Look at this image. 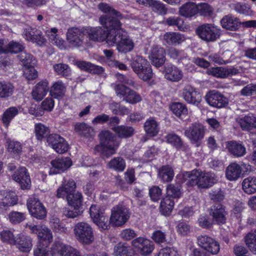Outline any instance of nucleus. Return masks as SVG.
<instances>
[{"instance_id": "20", "label": "nucleus", "mask_w": 256, "mask_h": 256, "mask_svg": "<svg viewBox=\"0 0 256 256\" xmlns=\"http://www.w3.org/2000/svg\"><path fill=\"white\" fill-rule=\"evenodd\" d=\"M12 178L18 182L22 189H28L31 186V180L27 170L21 167L12 175Z\"/></svg>"}, {"instance_id": "46", "label": "nucleus", "mask_w": 256, "mask_h": 256, "mask_svg": "<svg viewBox=\"0 0 256 256\" xmlns=\"http://www.w3.org/2000/svg\"><path fill=\"white\" fill-rule=\"evenodd\" d=\"M256 116L252 114H248L238 120V123L243 130H248L254 127Z\"/></svg>"}, {"instance_id": "17", "label": "nucleus", "mask_w": 256, "mask_h": 256, "mask_svg": "<svg viewBox=\"0 0 256 256\" xmlns=\"http://www.w3.org/2000/svg\"><path fill=\"white\" fill-rule=\"evenodd\" d=\"M210 214L212 217V220L218 224L226 223L228 214L224 206L220 204H216L210 208Z\"/></svg>"}, {"instance_id": "10", "label": "nucleus", "mask_w": 256, "mask_h": 256, "mask_svg": "<svg viewBox=\"0 0 256 256\" xmlns=\"http://www.w3.org/2000/svg\"><path fill=\"white\" fill-rule=\"evenodd\" d=\"M27 207L30 214L34 217L42 220L46 216V209L36 198L30 197L27 201Z\"/></svg>"}, {"instance_id": "8", "label": "nucleus", "mask_w": 256, "mask_h": 256, "mask_svg": "<svg viewBox=\"0 0 256 256\" xmlns=\"http://www.w3.org/2000/svg\"><path fill=\"white\" fill-rule=\"evenodd\" d=\"M90 216L93 222L103 230H108L110 228L109 218L104 215V210L100 206L92 205L90 208Z\"/></svg>"}, {"instance_id": "19", "label": "nucleus", "mask_w": 256, "mask_h": 256, "mask_svg": "<svg viewBox=\"0 0 256 256\" xmlns=\"http://www.w3.org/2000/svg\"><path fill=\"white\" fill-rule=\"evenodd\" d=\"M26 228L31 230L32 233H36L40 240L46 242L50 244L52 241V234L51 230L46 226L26 224Z\"/></svg>"}, {"instance_id": "30", "label": "nucleus", "mask_w": 256, "mask_h": 256, "mask_svg": "<svg viewBox=\"0 0 256 256\" xmlns=\"http://www.w3.org/2000/svg\"><path fill=\"white\" fill-rule=\"evenodd\" d=\"M76 187V182L72 180H70L67 182L66 181L59 187L56 191V196L58 198H64L73 192Z\"/></svg>"}, {"instance_id": "39", "label": "nucleus", "mask_w": 256, "mask_h": 256, "mask_svg": "<svg viewBox=\"0 0 256 256\" xmlns=\"http://www.w3.org/2000/svg\"><path fill=\"white\" fill-rule=\"evenodd\" d=\"M144 129L146 133L150 136H155L159 132L158 123L154 118L148 119L144 124Z\"/></svg>"}, {"instance_id": "22", "label": "nucleus", "mask_w": 256, "mask_h": 256, "mask_svg": "<svg viewBox=\"0 0 256 256\" xmlns=\"http://www.w3.org/2000/svg\"><path fill=\"white\" fill-rule=\"evenodd\" d=\"M166 142L171 144L178 150L188 152L190 150L188 146L184 142L182 138L178 134L171 132L165 136Z\"/></svg>"}, {"instance_id": "7", "label": "nucleus", "mask_w": 256, "mask_h": 256, "mask_svg": "<svg viewBox=\"0 0 256 256\" xmlns=\"http://www.w3.org/2000/svg\"><path fill=\"white\" fill-rule=\"evenodd\" d=\"M198 36L207 42H214L220 36V30L212 24H205L200 26L196 30Z\"/></svg>"}, {"instance_id": "6", "label": "nucleus", "mask_w": 256, "mask_h": 256, "mask_svg": "<svg viewBox=\"0 0 256 256\" xmlns=\"http://www.w3.org/2000/svg\"><path fill=\"white\" fill-rule=\"evenodd\" d=\"M130 216L129 210L124 206L118 204L112 209L108 222L114 226H120L127 222Z\"/></svg>"}, {"instance_id": "29", "label": "nucleus", "mask_w": 256, "mask_h": 256, "mask_svg": "<svg viewBox=\"0 0 256 256\" xmlns=\"http://www.w3.org/2000/svg\"><path fill=\"white\" fill-rule=\"evenodd\" d=\"M242 167L236 162L230 164L226 170V177L230 181H236L242 174Z\"/></svg>"}, {"instance_id": "5", "label": "nucleus", "mask_w": 256, "mask_h": 256, "mask_svg": "<svg viewBox=\"0 0 256 256\" xmlns=\"http://www.w3.org/2000/svg\"><path fill=\"white\" fill-rule=\"evenodd\" d=\"M74 230L76 238L80 242L84 244H90L94 242L93 230L88 223L78 222L76 224Z\"/></svg>"}, {"instance_id": "60", "label": "nucleus", "mask_w": 256, "mask_h": 256, "mask_svg": "<svg viewBox=\"0 0 256 256\" xmlns=\"http://www.w3.org/2000/svg\"><path fill=\"white\" fill-rule=\"evenodd\" d=\"M206 74L217 78H226L225 67L210 68L207 70Z\"/></svg>"}, {"instance_id": "50", "label": "nucleus", "mask_w": 256, "mask_h": 256, "mask_svg": "<svg viewBox=\"0 0 256 256\" xmlns=\"http://www.w3.org/2000/svg\"><path fill=\"white\" fill-rule=\"evenodd\" d=\"M154 12L158 15L164 16L167 14L168 8L166 5L160 1L152 0L150 3V6Z\"/></svg>"}, {"instance_id": "13", "label": "nucleus", "mask_w": 256, "mask_h": 256, "mask_svg": "<svg viewBox=\"0 0 256 256\" xmlns=\"http://www.w3.org/2000/svg\"><path fill=\"white\" fill-rule=\"evenodd\" d=\"M52 167L48 171L49 175L56 174L67 170L72 165V161L68 157H62L52 160Z\"/></svg>"}, {"instance_id": "26", "label": "nucleus", "mask_w": 256, "mask_h": 256, "mask_svg": "<svg viewBox=\"0 0 256 256\" xmlns=\"http://www.w3.org/2000/svg\"><path fill=\"white\" fill-rule=\"evenodd\" d=\"M48 82L43 80L38 82L32 91V98L36 101L41 100L50 90Z\"/></svg>"}, {"instance_id": "34", "label": "nucleus", "mask_w": 256, "mask_h": 256, "mask_svg": "<svg viewBox=\"0 0 256 256\" xmlns=\"http://www.w3.org/2000/svg\"><path fill=\"white\" fill-rule=\"evenodd\" d=\"M197 4L194 2H187L179 8V14L180 16L189 18L195 15L198 12Z\"/></svg>"}, {"instance_id": "53", "label": "nucleus", "mask_w": 256, "mask_h": 256, "mask_svg": "<svg viewBox=\"0 0 256 256\" xmlns=\"http://www.w3.org/2000/svg\"><path fill=\"white\" fill-rule=\"evenodd\" d=\"M50 226L54 232L58 233V234H63L65 233L67 229L65 227L64 225L60 222V220L59 218L52 217L50 220Z\"/></svg>"}, {"instance_id": "61", "label": "nucleus", "mask_w": 256, "mask_h": 256, "mask_svg": "<svg viewBox=\"0 0 256 256\" xmlns=\"http://www.w3.org/2000/svg\"><path fill=\"white\" fill-rule=\"evenodd\" d=\"M232 8L240 14L250 15L252 14L250 8L246 4L236 2L232 4Z\"/></svg>"}, {"instance_id": "36", "label": "nucleus", "mask_w": 256, "mask_h": 256, "mask_svg": "<svg viewBox=\"0 0 256 256\" xmlns=\"http://www.w3.org/2000/svg\"><path fill=\"white\" fill-rule=\"evenodd\" d=\"M112 130L120 138H126L133 136L134 133V128L127 126H119L113 128Z\"/></svg>"}, {"instance_id": "28", "label": "nucleus", "mask_w": 256, "mask_h": 256, "mask_svg": "<svg viewBox=\"0 0 256 256\" xmlns=\"http://www.w3.org/2000/svg\"><path fill=\"white\" fill-rule=\"evenodd\" d=\"M220 24L224 28L232 31L238 30L240 24L238 18L232 14L224 16L220 20Z\"/></svg>"}, {"instance_id": "51", "label": "nucleus", "mask_w": 256, "mask_h": 256, "mask_svg": "<svg viewBox=\"0 0 256 256\" xmlns=\"http://www.w3.org/2000/svg\"><path fill=\"white\" fill-rule=\"evenodd\" d=\"M74 130L79 134L86 136H92L94 134L93 128L86 123L76 124L74 126Z\"/></svg>"}, {"instance_id": "56", "label": "nucleus", "mask_w": 256, "mask_h": 256, "mask_svg": "<svg viewBox=\"0 0 256 256\" xmlns=\"http://www.w3.org/2000/svg\"><path fill=\"white\" fill-rule=\"evenodd\" d=\"M34 132L37 140H42L50 132L48 127L41 123L35 124Z\"/></svg>"}, {"instance_id": "59", "label": "nucleus", "mask_w": 256, "mask_h": 256, "mask_svg": "<svg viewBox=\"0 0 256 256\" xmlns=\"http://www.w3.org/2000/svg\"><path fill=\"white\" fill-rule=\"evenodd\" d=\"M10 221L13 224H18L26 219V213L12 211L8 214Z\"/></svg>"}, {"instance_id": "31", "label": "nucleus", "mask_w": 256, "mask_h": 256, "mask_svg": "<svg viewBox=\"0 0 256 256\" xmlns=\"http://www.w3.org/2000/svg\"><path fill=\"white\" fill-rule=\"evenodd\" d=\"M164 40L168 44L176 46L184 40V35L176 32H168L164 35Z\"/></svg>"}, {"instance_id": "24", "label": "nucleus", "mask_w": 256, "mask_h": 256, "mask_svg": "<svg viewBox=\"0 0 256 256\" xmlns=\"http://www.w3.org/2000/svg\"><path fill=\"white\" fill-rule=\"evenodd\" d=\"M14 245H15L20 252H29L32 246L31 238L23 234L17 235Z\"/></svg>"}, {"instance_id": "33", "label": "nucleus", "mask_w": 256, "mask_h": 256, "mask_svg": "<svg viewBox=\"0 0 256 256\" xmlns=\"http://www.w3.org/2000/svg\"><path fill=\"white\" fill-rule=\"evenodd\" d=\"M20 109V106H10L6 110L2 116L1 120L6 126H8L11 121L18 114Z\"/></svg>"}, {"instance_id": "49", "label": "nucleus", "mask_w": 256, "mask_h": 256, "mask_svg": "<svg viewBox=\"0 0 256 256\" xmlns=\"http://www.w3.org/2000/svg\"><path fill=\"white\" fill-rule=\"evenodd\" d=\"M181 186L178 184H169L166 188V196L171 198H178L182 196Z\"/></svg>"}, {"instance_id": "47", "label": "nucleus", "mask_w": 256, "mask_h": 256, "mask_svg": "<svg viewBox=\"0 0 256 256\" xmlns=\"http://www.w3.org/2000/svg\"><path fill=\"white\" fill-rule=\"evenodd\" d=\"M133 254L134 250L130 246H127L122 243L114 246L113 252L115 256H130Z\"/></svg>"}, {"instance_id": "63", "label": "nucleus", "mask_w": 256, "mask_h": 256, "mask_svg": "<svg viewBox=\"0 0 256 256\" xmlns=\"http://www.w3.org/2000/svg\"><path fill=\"white\" fill-rule=\"evenodd\" d=\"M245 242L250 250L256 254V234L250 232L246 236Z\"/></svg>"}, {"instance_id": "9", "label": "nucleus", "mask_w": 256, "mask_h": 256, "mask_svg": "<svg viewBox=\"0 0 256 256\" xmlns=\"http://www.w3.org/2000/svg\"><path fill=\"white\" fill-rule=\"evenodd\" d=\"M197 242L200 248L212 255L217 254L220 250L219 242L208 236H198Z\"/></svg>"}, {"instance_id": "64", "label": "nucleus", "mask_w": 256, "mask_h": 256, "mask_svg": "<svg viewBox=\"0 0 256 256\" xmlns=\"http://www.w3.org/2000/svg\"><path fill=\"white\" fill-rule=\"evenodd\" d=\"M138 77L144 80L147 81L150 80L153 76V72L151 66L143 68L136 73Z\"/></svg>"}, {"instance_id": "32", "label": "nucleus", "mask_w": 256, "mask_h": 256, "mask_svg": "<svg viewBox=\"0 0 256 256\" xmlns=\"http://www.w3.org/2000/svg\"><path fill=\"white\" fill-rule=\"evenodd\" d=\"M76 66L81 70L92 74H101L104 72V69L102 67L85 61L78 62Z\"/></svg>"}, {"instance_id": "40", "label": "nucleus", "mask_w": 256, "mask_h": 256, "mask_svg": "<svg viewBox=\"0 0 256 256\" xmlns=\"http://www.w3.org/2000/svg\"><path fill=\"white\" fill-rule=\"evenodd\" d=\"M130 64L132 70L136 74L142 68L150 66L146 60L139 56L134 58Z\"/></svg>"}, {"instance_id": "42", "label": "nucleus", "mask_w": 256, "mask_h": 256, "mask_svg": "<svg viewBox=\"0 0 256 256\" xmlns=\"http://www.w3.org/2000/svg\"><path fill=\"white\" fill-rule=\"evenodd\" d=\"M174 202L173 199L166 196L160 202V210L162 214L169 216L174 208Z\"/></svg>"}, {"instance_id": "21", "label": "nucleus", "mask_w": 256, "mask_h": 256, "mask_svg": "<svg viewBox=\"0 0 256 256\" xmlns=\"http://www.w3.org/2000/svg\"><path fill=\"white\" fill-rule=\"evenodd\" d=\"M164 78L172 82H178L183 78L182 70L177 66L168 64L164 66Z\"/></svg>"}, {"instance_id": "43", "label": "nucleus", "mask_w": 256, "mask_h": 256, "mask_svg": "<svg viewBox=\"0 0 256 256\" xmlns=\"http://www.w3.org/2000/svg\"><path fill=\"white\" fill-rule=\"evenodd\" d=\"M98 8L103 12L106 14H108L111 15V16L106 15L108 16L110 18H114L120 21L119 18H122V14L119 12L114 10V8L111 7L109 4L106 3H100L98 6ZM104 15H103L104 16ZM100 18H99L100 20Z\"/></svg>"}, {"instance_id": "44", "label": "nucleus", "mask_w": 256, "mask_h": 256, "mask_svg": "<svg viewBox=\"0 0 256 256\" xmlns=\"http://www.w3.org/2000/svg\"><path fill=\"white\" fill-rule=\"evenodd\" d=\"M14 87L12 84L5 82H0V98H6L12 96Z\"/></svg>"}, {"instance_id": "15", "label": "nucleus", "mask_w": 256, "mask_h": 256, "mask_svg": "<svg viewBox=\"0 0 256 256\" xmlns=\"http://www.w3.org/2000/svg\"><path fill=\"white\" fill-rule=\"evenodd\" d=\"M85 35L84 29L82 30L76 28H69L66 37L70 46L72 47H79L82 46Z\"/></svg>"}, {"instance_id": "52", "label": "nucleus", "mask_w": 256, "mask_h": 256, "mask_svg": "<svg viewBox=\"0 0 256 256\" xmlns=\"http://www.w3.org/2000/svg\"><path fill=\"white\" fill-rule=\"evenodd\" d=\"M168 54L170 58L177 60L178 62L186 58L188 56L187 54L184 50H178L172 47L168 49Z\"/></svg>"}, {"instance_id": "54", "label": "nucleus", "mask_w": 256, "mask_h": 256, "mask_svg": "<svg viewBox=\"0 0 256 256\" xmlns=\"http://www.w3.org/2000/svg\"><path fill=\"white\" fill-rule=\"evenodd\" d=\"M18 57L25 68L34 67L36 64V59L31 54L24 52H22Z\"/></svg>"}, {"instance_id": "23", "label": "nucleus", "mask_w": 256, "mask_h": 256, "mask_svg": "<svg viewBox=\"0 0 256 256\" xmlns=\"http://www.w3.org/2000/svg\"><path fill=\"white\" fill-rule=\"evenodd\" d=\"M85 34H87L90 40L102 42L106 40L108 34L100 26L88 27L84 29Z\"/></svg>"}, {"instance_id": "41", "label": "nucleus", "mask_w": 256, "mask_h": 256, "mask_svg": "<svg viewBox=\"0 0 256 256\" xmlns=\"http://www.w3.org/2000/svg\"><path fill=\"white\" fill-rule=\"evenodd\" d=\"M66 200L70 206L74 208H80L82 204V196L80 192L74 190L67 196Z\"/></svg>"}, {"instance_id": "55", "label": "nucleus", "mask_w": 256, "mask_h": 256, "mask_svg": "<svg viewBox=\"0 0 256 256\" xmlns=\"http://www.w3.org/2000/svg\"><path fill=\"white\" fill-rule=\"evenodd\" d=\"M170 110L177 116L182 115H186L188 114V109L186 105L182 103L174 102L170 105Z\"/></svg>"}, {"instance_id": "37", "label": "nucleus", "mask_w": 256, "mask_h": 256, "mask_svg": "<svg viewBox=\"0 0 256 256\" xmlns=\"http://www.w3.org/2000/svg\"><path fill=\"white\" fill-rule=\"evenodd\" d=\"M242 188L248 194L256 192V178L250 176L245 178L242 182Z\"/></svg>"}, {"instance_id": "25", "label": "nucleus", "mask_w": 256, "mask_h": 256, "mask_svg": "<svg viewBox=\"0 0 256 256\" xmlns=\"http://www.w3.org/2000/svg\"><path fill=\"white\" fill-rule=\"evenodd\" d=\"M226 147L229 152L235 157H242L246 152L244 146L242 142L236 140L226 142Z\"/></svg>"}, {"instance_id": "38", "label": "nucleus", "mask_w": 256, "mask_h": 256, "mask_svg": "<svg viewBox=\"0 0 256 256\" xmlns=\"http://www.w3.org/2000/svg\"><path fill=\"white\" fill-rule=\"evenodd\" d=\"M158 176L164 182H170L174 176V170L168 165L163 166L159 169Z\"/></svg>"}, {"instance_id": "3", "label": "nucleus", "mask_w": 256, "mask_h": 256, "mask_svg": "<svg viewBox=\"0 0 256 256\" xmlns=\"http://www.w3.org/2000/svg\"><path fill=\"white\" fill-rule=\"evenodd\" d=\"M179 176L182 177L183 182H186L188 186H197L199 188H209L216 182L213 174L202 172L196 170L184 172Z\"/></svg>"}, {"instance_id": "12", "label": "nucleus", "mask_w": 256, "mask_h": 256, "mask_svg": "<svg viewBox=\"0 0 256 256\" xmlns=\"http://www.w3.org/2000/svg\"><path fill=\"white\" fill-rule=\"evenodd\" d=\"M48 145L56 152L64 154L68 151L69 146L65 139L58 134H50L46 138Z\"/></svg>"}, {"instance_id": "45", "label": "nucleus", "mask_w": 256, "mask_h": 256, "mask_svg": "<svg viewBox=\"0 0 256 256\" xmlns=\"http://www.w3.org/2000/svg\"><path fill=\"white\" fill-rule=\"evenodd\" d=\"M34 256H56V254L59 253V252L54 248V244L50 250L47 247L40 245L38 246L34 250Z\"/></svg>"}, {"instance_id": "2", "label": "nucleus", "mask_w": 256, "mask_h": 256, "mask_svg": "<svg viewBox=\"0 0 256 256\" xmlns=\"http://www.w3.org/2000/svg\"><path fill=\"white\" fill-rule=\"evenodd\" d=\"M100 143L95 146L96 154L102 158H108L116 153L120 142L116 136L108 130H104L99 134Z\"/></svg>"}, {"instance_id": "14", "label": "nucleus", "mask_w": 256, "mask_h": 256, "mask_svg": "<svg viewBox=\"0 0 256 256\" xmlns=\"http://www.w3.org/2000/svg\"><path fill=\"white\" fill-rule=\"evenodd\" d=\"M182 96L188 103L198 106L202 101L199 92L190 85H186L182 90Z\"/></svg>"}, {"instance_id": "16", "label": "nucleus", "mask_w": 256, "mask_h": 256, "mask_svg": "<svg viewBox=\"0 0 256 256\" xmlns=\"http://www.w3.org/2000/svg\"><path fill=\"white\" fill-rule=\"evenodd\" d=\"M132 244L134 247L138 248L142 255L144 256L150 254L154 248V246L152 241L142 237L135 238L132 241Z\"/></svg>"}, {"instance_id": "11", "label": "nucleus", "mask_w": 256, "mask_h": 256, "mask_svg": "<svg viewBox=\"0 0 256 256\" xmlns=\"http://www.w3.org/2000/svg\"><path fill=\"white\" fill-rule=\"evenodd\" d=\"M205 99L210 106L218 108L226 107L228 104V99L216 90L208 92L205 96Z\"/></svg>"}, {"instance_id": "62", "label": "nucleus", "mask_w": 256, "mask_h": 256, "mask_svg": "<svg viewBox=\"0 0 256 256\" xmlns=\"http://www.w3.org/2000/svg\"><path fill=\"white\" fill-rule=\"evenodd\" d=\"M0 238L4 242L12 245H14L16 242V238H14L13 232L10 230L2 231L0 233Z\"/></svg>"}, {"instance_id": "35", "label": "nucleus", "mask_w": 256, "mask_h": 256, "mask_svg": "<svg viewBox=\"0 0 256 256\" xmlns=\"http://www.w3.org/2000/svg\"><path fill=\"white\" fill-rule=\"evenodd\" d=\"M66 91L64 84L62 81H57L53 84L50 89L51 96L54 98L62 97Z\"/></svg>"}, {"instance_id": "58", "label": "nucleus", "mask_w": 256, "mask_h": 256, "mask_svg": "<svg viewBox=\"0 0 256 256\" xmlns=\"http://www.w3.org/2000/svg\"><path fill=\"white\" fill-rule=\"evenodd\" d=\"M54 72L58 75L68 76L70 74L71 70L68 65L64 64H55L53 66Z\"/></svg>"}, {"instance_id": "27", "label": "nucleus", "mask_w": 256, "mask_h": 256, "mask_svg": "<svg viewBox=\"0 0 256 256\" xmlns=\"http://www.w3.org/2000/svg\"><path fill=\"white\" fill-rule=\"evenodd\" d=\"M54 248L59 252L61 256H82L78 250L59 241L54 242Z\"/></svg>"}, {"instance_id": "4", "label": "nucleus", "mask_w": 256, "mask_h": 256, "mask_svg": "<svg viewBox=\"0 0 256 256\" xmlns=\"http://www.w3.org/2000/svg\"><path fill=\"white\" fill-rule=\"evenodd\" d=\"M206 131V129L203 124L194 122L192 124L186 129L184 134L192 144L198 146L204 138Z\"/></svg>"}, {"instance_id": "18", "label": "nucleus", "mask_w": 256, "mask_h": 256, "mask_svg": "<svg viewBox=\"0 0 256 256\" xmlns=\"http://www.w3.org/2000/svg\"><path fill=\"white\" fill-rule=\"evenodd\" d=\"M164 49L158 46H154L150 50L149 58L152 64L156 67L162 66L165 62Z\"/></svg>"}, {"instance_id": "57", "label": "nucleus", "mask_w": 256, "mask_h": 256, "mask_svg": "<svg viewBox=\"0 0 256 256\" xmlns=\"http://www.w3.org/2000/svg\"><path fill=\"white\" fill-rule=\"evenodd\" d=\"M152 239L157 244L166 243V234L164 231L161 230H155L152 234Z\"/></svg>"}, {"instance_id": "1", "label": "nucleus", "mask_w": 256, "mask_h": 256, "mask_svg": "<svg viewBox=\"0 0 256 256\" xmlns=\"http://www.w3.org/2000/svg\"><path fill=\"white\" fill-rule=\"evenodd\" d=\"M100 22L104 28L109 30L106 37V43L109 46L116 44L118 51L124 53L133 50L134 43L127 32L121 28L122 24L118 20L104 16L100 18Z\"/></svg>"}, {"instance_id": "48", "label": "nucleus", "mask_w": 256, "mask_h": 256, "mask_svg": "<svg viewBox=\"0 0 256 256\" xmlns=\"http://www.w3.org/2000/svg\"><path fill=\"white\" fill-rule=\"evenodd\" d=\"M108 166L116 171L123 172L126 168V162L122 158L116 157L109 162Z\"/></svg>"}]
</instances>
